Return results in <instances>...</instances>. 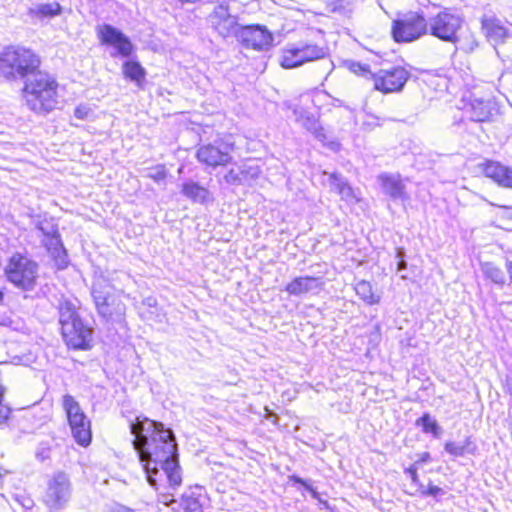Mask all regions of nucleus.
Returning <instances> with one entry per match:
<instances>
[{"label":"nucleus","mask_w":512,"mask_h":512,"mask_svg":"<svg viewBox=\"0 0 512 512\" xmlns=\"http://www.w3.org/2000/svg\"><path fill=\"white\" fill-rule=\"evenodd\" d=\"M130 431L135 436L132 444L148 483L156 488L158 482L165 479L171 488L179 487L182 476L172 430L164 428L161 422L137 418L130 424Z\"/></svg>","instance_id":"nucleus-1"},{"label":"nucleus","mask_w":512,"mask_h":512,"mask_svg":"<svg viewBox=\"0 0 512 512\" xmlns=\"http://www.w3.org/2000/svg\"><path fill=\"white\" fill-rule=\"evenodd\" d=\"M57 83L47 73L38 71L25 81L23 97L30 110L47 114L58 105Z\"/></svg>","instance_id":"nucleus-2"},{"label":"nucleus","mask_w":512,"mask_h":512,"mask_svg":"<svg viewBox=\"0 0 512 512\" xmlns=\"http://www.w3.org/2000/svg\"><path fill=\"white\" fill-rule=\"evenodd\" d=\"M40 64V57L23 46H8L0 53V75L7 81L27 80Z\"/></svg>","instance_id":"nucleus-3"},{"label":"nucleus","mask_w":512,"mask_h":512,"mask_svg":"<svg viewBox=\"0 0 512 512\" xmlns=\"http://www.w3.org/2000/svg\"><path fill=\"white\" fill-rule=\"evenodd\" d=\"M58 314L62 337L67 346L88 349L92 341V329L80 318L75 303L69 299H61Z\"/></svg>","instance_id":"nucleus-4"},{"label":"nucleus","mask_w":512,"mask_h":512,"mask_svg":"<svg viewBox=\"0 0 512 512\" xmlns=\"http://www.w3.org/2000/svg\"><path fill=\"white\" fill-rule=\"evenodd\" d=\"M117 288L107 279L94 282L92 297L98 313L105 319L120 318L125 313V305L116 295Z\"/></svg>","instance_id":"nucleus-5"},{"label":"nucleus","mask_w":512,"mask_h":512,"mask_svg":"<svg viewBox=\"0 0 512 512\" xmlns=\"http://www.w3.org/2000/svg\"><path fill=\"white\" fill-rule=\"evenodd\" d=\"M8 280L16 287L30 291L33 290L38 278V264L22 254H14L5 267Z\"/></svg>","instance_id":"nucleus-6"},{"label":"nucleus","mask_w":512,"mask_h":512,"mask_svg":"<svg viewBox=\"0 0 512 512\" xmlns=\"http://www.w3.org/2000/svg\"><path fill=\"white\" fill-rule=\"evenodd\" d=\"M462 25L463 18L460 14L451 9H444L427 20V32L442 41L457 44V34Z\"/></svg>","instance_id":"nucleus-7"},{"label":"nucleus","mask_w":512,"mask_h":512,"mask_svg":"<svg viewBox=\"0 0 512 512\" xmlns=\"http://www.w3.org/2000/svg\"><path fill=\"white\" fill-rule=\"evenodd\" d=\"M326 55L327 50L317 44H289L281 51L280 65L285 69H292L307 62L323 59Z\"/></svg>","instance_id":"nucleus-8"},{"label":"nucleus","mask_w":512,"mask_h":512,"mask_svg":"<svg viewBox=\"0 0 512 512\" xmlns=\"http://www.w3.org/2000/svg\"><path fill=\"white\" fill-rule=\"evenodd\" d=\"M427 33V20L417 12H409L392 25V35L396 42H411Z\"/></svg>","instance_id":"nucleus-9"},{"label":"nucleus","mask_w":512,"mask_h":512,"mask_svg":"<svg viewBox=\"0 0 512 512\" xmlns=\"http://www.w3.org/2000/svg\"><path fill=\"white\" fill-rule=\"evenodd\" d=\"M71 497V484L66 474L59 472L48 482L44 503L51 512L62 510Z\"/></svg>","instance_id":"nucleus-10"},{"label":"nucleus","mask_w":512,"mask_h":512,"mask_svg":"<svg viewBox=\"0 0 512 512\" xmlns=\"http://www.w3.org/2000/svg\"><path fill=\"white\" fill-rule=\"evenodd\" d=\"M212 28L223 38L236 37L243 26L237 22L236 16L230 13L229 5L222 2L216 5L208 17Z\"/></svg>","instance_id":"nucleus-11"},{"label":"nucleus","mask_w":512,"mask_h":512,"mask_svg":"<svg viewBox=\"0 0 512 512\" xmlns=\"http://www.w3.org/2000/svg\"><path fill=\"white\" fill-rule=\"evenodd\" d=\"M232 146L215 141L201 145L196 153L197 160L207 167L226 166L232 161Z\"/></svg>","instance_id":"nucleus-12"},{"label":"nucleus","mask_w":512,"mask_h":512,"mask_svg":"<svg viewBox=\"0 0 512 512\" xmlns=\"http://www.w3.org/2000/svg\"><path fill=\"white\" fill-rule=\"evenodd\" d=\"M237 40L246 48L264 51L273 45L274 38L266 26L255 24L243 26Z\"/></svg>","instance_id":"nucleus-13"},{"label":"nucleus","mask_w":512,"mask_h":512,"mask_svg":"<svg viewBox=\"0 0 512 512\" xmlns=\"http://www.w3.org/2000/svg\"><path fill=\"white\" fill-rule=\"evenodd\" d=\"M409 78V73L402 67L380 70L374 76V87L383 93L401 91Z\"/></svg>","instance_id":"nucleus-14"},{"label":"nucleus","mask_w":512,"mask_h":512,"mask_svg":"<svg viewBox=\"0 0 512 512\" xmlns=\"http://www.w3.org/2000/svg\"><path fill=\"white\" fill-rule=\"evenodd\" d=\"M97 35L101 43L113 46L117 54L128 57L132 53L133 45L129 38L112 25L103 24L98 26Z\"/></svg>","instance_id":"nucleus-15"},{"label":"nucleus","mask_w":512,"mask_h":512,"mask_svg":"<svg viewBox=\"0 0 512 512\" xmlns=\"http://www.w3.org/2000/svg\"><path fill=\"white\" fill-rule=\"evenodd\" d=\"M478 169L487 178L503 188L512 189V168L498 161L486 160L478 164Z\"/></svg>","instance_id":"nucleus-16"},{"label":"nucleus","mask_w":512,"mask_h":512,"mask_svg":"<svg viewBox=\"0 0 512 512\" xmlns=\"http://www.w3.org/2000/svg\"><path fill=\"white\" fill-rule=\"evenodd\" d=\"M481 25L486 38L495 46L496 52L500 56L496 46L504 42L505 38L509 36V29L493 15H484L481 19Z\"/></svg>","instance_id":"nucleus-17"},{"label":"nucleus","mask_w":512,"mask_h":512,"mask_svg":"<svg viewBox=\"0 0 512 512\" xmlns=\"http://www.w3.org/2000/svg\"><path fill=\"white\" fill-rule=\"evenodd\" d=\"M382 192L393 200H404L407 197L406 187L399 174L382 173L377 178Z\"/></svg>","instance_id":"nucleus-18"},{"label":"nucleus","mask_w":512,"mask_h":512,"mask_svg":"<svg viewBox=\"0 0 512 512\" xmlns=\"http://www.w3.org/2000/svg\"><path fill=\"white\" fill-rule=\"evenodd\" d=\"M498 112L496 101L492 97H473L471 100V119L476 122H485Z\"/></svg>","instance_id":"nucleus-19"},{"label":"nucleus","mask_w":512,"mask_h":512,"mask_svg":"<svg viewBox=\"0 0 512 512\" xmlns=\"http://www.w3.org/2000/svg\"><path fill=\"white\" fill-rule=\"evenodd\" d=\"M322 281L320 278L304 276L297 277L287 284L285 291L293 296H300L313 291H318L322 288Z\"/></svg>","instance_id":"nucleus-20"},{"label":"nucleus","mask_w":512,"mask_h":512,"mask_svg":"<svg viewBox=\"0 0 512 512\" xmlns=\"http://www.w3.org/2000/svg\"><path fill=\"white\" fill-rule=\"evenodd\" d=\"M68 422L76 442L82 446H87L91 441V429L90 421L86 415L83 413L76 416V418L69 419Z\"/></svg>","instance_id":"nucleus-21"},{"label":"nucleus","mask_w":512,"mask_h":512,"mask_svg":"<svg viewBox=\"0 0 512 512\" xmlns=\"http://www.w3.org/2000/svg\"><path fill=\"white\" fill-rule=\"evenodd\" d=\"M43 244L47 248L49 254L55 260L58 268H65L68 264L67 253L61 242L59 232L43 239Z\"/></svg>","instance_id":"nucleus-22"},{"label":"nucleus","mask_w":512,"mask_h":512,"mask_svg":"<svg viewBox=\"0 0 512 512\" xmlns=\"http://www.w3.org/2000/svg\"><path fill=\"white\" fill-rule=\"evenodd\" d=\"M294 115L296 117V121L302 124L308 131L315 135L317 139L323 141L325 139V135L323 129L320 127L318 120L309 112L304 109H294Z\"/></svg>","instance_id":"nucleus-23"},{"label":"nucleus","mask_w":512,"mask_h":512,"mask_svg":"<svg viewBox=\"0 0 512 512\" xmlns=\"http://www.w3.org/2000/svg\"><path fill=\"white\" fill-rule=\"evenodd\" d=\"M182 194L193 202L204 204L210 200L211 194L205 188L193 181L185 182L182 185Z\"/></svg>","instance_id":"nucleus-24"},{"label":"nucleus","mask_w":512,"mask_h":512,"mask_svg":"<svg viewBox=\"0 0 512 512\" xmlns=\"http://www.w3.org/2000/svg\"><path fill=\"white\" fill-rule=\"evenodd\" d=\"M62 7L59 3L38 4L29 10L30 16L37 19L53 18L61 14Z\"/></svg>","instance_id":"nucleus-25"},{"label":"nucleus","mask_w":512,"mask_h":512,"mask_svg":"<svg viewBox=\"0 0 512 512\" xmlns=\"http://www.w3.org/2000/svg\"><path fill=\"white\" fill-rule=\"evenodd\" d=\"M122 71L125 78L136 82L138 85L144 81L146 76L145 69L137 61H126L122 66Z\"/></svg>","instance_id":"nucleus-26"},{"label":"nucleus","mask_w":512,"mask_h":512,"mask_svg":"<svg viewBox=\"0 0 512 512\" xmlns=\"http://www.w3.org/2000/svg\"><path fill=\"white\" fill-rule=\"evenodd\" d=\"M355 292L363 301L370 305L377 304L380 300V297L373 293L371 284L365 280L356 283Z\"/></svg>","instance_id":"nucleus-27"},{"label":"nucleus","mask_w":512,"mask_h":512,"mask_svg":"<svg viewBox=\"0 0 512 512\" xmlns=\"http://www.w3.org/2000/svg\"><path fill=\"white\" fill-rule=\"evenodd\" d=\"M481 270L486 278L490 279L495 284L503 285L505 283V273L499 267L491 262L483 263Z\"/></svg>","instance_id":"nucleus-28"},{"label":"nucleus","mask_w":512,"mask_h":512,"mask_svg":"<svg viewBox=\"0 0 512 512\" xmlns=\"http://www.w3.org/2000/svg\"><path fill=\"white\" fill-rule=\"evenodd\" d=\"M62 405L68 420L71 418H76V416L84 413L80 407V404L75 400L73 396L69 394L63 396Z\"/></svg>","instance_id":"nucleus-29"},{"label":"nucleus","mask_w":512,"mask_h":512,"mask_svg":"<svg viewBox=\"0 0 512 512\" xmlns=\"http://www.w3.org/2000/svg\"><path fill=\"white\" fill-rule=\"evenodd\" d=\"M247 173L245 166L237 169L232 168L224 175V180L231 185H240L249 180L247 179Z\"/></svg>","instance_id":"nucleus-30"},{"label":"nucleus","mask_w":512,"mask_h":512,"mask_svg":"<svg viewBox=\"0 0 512 512\" xmlns=\"http://www.w3.org/2000/svg\"><path fill=\"white\" fill-rule=\"evenodd\" d=\"M416 425L422 427L425 433H432L437 436L439 432V425L428 413H425L421 418L416 421Z\"/></svg>","instance_id":"nucleus-31"},{"label":"nucleus","mask_w":512,"mask_h":512,"mask_svg":"<svg viewBox=\"0 0 512 512\" xmlns=\"http://www.w3.org/2000/svg\"><path fill=\"white\" fill-rule=\"evenodd\" d=\"M324 175L328 176V183L331 188V190L337 192L340 194V189L344 186V184L347 182L346 179L336 173H326L324 172Z\"/></svg>","instance_id":"nucleus-32"},{"label":"nucleus","mask_w":512,"mask_h":512,"mask_svg":"<svg viewBox=\"0 0 512 512\" xmlns=\"http://www.w3.org/2000/svg\"><path fill=\"white\" fill-rule=\"evenodd\" d=\"M445 451L454 457H460L467 452V445L450 441L445 444Z\"/></svg>","instance_id":"nucleus-33"},{"label":"nucleus","mask_w":512,"mask_h":512,"mask_svg":"<svg viewBox=\"0 0 512 512\" xmlns=\"http://www.w3.org/2000/svg\"><path fill=\"white\" fill-rule=\"evenodd\" d=\"M38 230L42 232L45 238L58 233L57 226L51 220H42L37 224Z\"/></svg>","instance_id":"nucleus-34"},{"label":"nucleus","mask_w":512,"mask_h":512,"mask_svg":"<svg viewBox=\"0 0 512 512\" xmlns=\"http://www.w3.org/2000/svg\"><path fill=\"white\" fill-rule=\"evenodd\" d=\"M182 506L185 512H202V505L193 497H183Z\"/></svg>","instance_id":"nucleus-35"},{"label":"nucleus","mask_w":512,"mask_h":512,"mask_svg":"<svg viewBox=\"0 0 512 512\" xmlns=\"http://www.w3.org/2000/svg\"><path fill=\"white\" fill-rule=\"evenodd\" d=\"M339 195L341 196V198L344 201L349 202V203H353V202H357L358 201V198H357L354 190L348 184V182H346L344 184V186L340 189V194Z\"/></svg>","instance_id":"nucleus-36"},{"label":"nucleus","mask_w":512,"mask_h":512,"mask_svg":"<svg viewBox=\"0 0 512 512\" xmlns=\"http://www.w3.org/2000/svg\"><path fill=\"white\" fill-rule=\"evenodd\" d=\"M347 66L350 71H352L353 73H355L357 75L364 76V75L370 73L369 66L366 64H362L360 62L349 61V62H347Z\"/></svg>","instance_id":"nucleus-37"},{"label":"nucleus","mask_w":512,"mask_h":512,"mask_svg":"<svg viewBox=\"0 0 512 512\" xmlns=\"http://www.w3.org/2000/svg\"><path fill=\"white\" fill-rule=\"evenodd\" d=\"M459 42V48L466 53H471L478 47V42L473 35L463 41L459 40Z\"/></svg>","instance_id":"nucleus-38"},{"label":"nucleus","mask_w":512,"mask_h":512,"mask_svg":"<svg viewBox=\"0 0 512 512\" xmlns=\"http://www.w3.org/2000/svg\"><path fill=\"white\" fill-rule=\"evenodd\" d=\"M147 177L157 182L162 181L166 178V170L163 166H158L156 168L151 169L147 173Z\"/></svg>","instance_id":"nucleus-39"},{"label":"nucleus","mask_w":512,"mask_h":512,"mask_svg":"<svg viewBox=\"0 0 512 512\" xmlns=\"http://www.w3.org/2000/svg\"><path fill=\"white\" fill-rule=\"evenodd\" d=\"M11 409L7 406L0 405V428H2L8 421Z\"/></svg>","instance_id":"nucleus-40"},{"label":"nucleus","mask_w":512,"mask_h":512,"mask_svg":"<svg viewBox=\"0 0 512 512\" xmlns=\"http://www.w3.org/2000/svg\"><path fill=\"white\" fill-rule=\"evenodd\" d=\"M423 495H429L436 497L438 495H444V490L438 486L430 485L427 490H422Z\"/></svg>","instance_id":"nucleus-41"},{"label":"nucleus","mask_w":512,"mask_h":512,"mask_svg":"<svg viewBox=\"0 0 512 512\" xmlns=\"http://www.w3.org/2000/svg\"><path fill=\"white\" fill-rule=\"evenodd\" d=\"M90 113V109L86 106H78L75 111H74V115L76 118L78 119H81V120H84L88 117V114Z\"/></svg>","instance_id":"nucleus-42"},{"label":"nucleus","mask_w":512,"mask_h":512,"mask_svg":"<svg viewBox=\"0 0 512 512\" xmlns=\"http://www.w3.org/2000/svg\"><path fill=\"white\" fill-rule=\"evenodd\" d=\"M404 255H405L404 249L403 248H398L397 249V254H396V256L400 259L399 262H398V265H397L398 266V271L404 270L407 267V263L403 259Z\"/></svg>","instance_id":"nucleus-43"},{"label":"nucleus","mask_w":512,"mask_h":512,"mask_svg":"<svg viewBox=\"0 0 512 512\" xmlns=\"http://www.w3.org/2000/svg\"><path fill=\"white\" fill-rule=\"evenodd\" d=\"M405 474L410 477V479L412 480V482L414 483H418L419 481V478H418V474H417V471L414 467H409L405 470Z\"/></svg>","instance_id":"nucleus-44"},{"label":"nucleus","mask_w":512,"mask_h":512,"mask_svg":"<svg viewBox=\"0 0 512 512\" xmlns=\"http://www.w3.org/2000/svg\"><path fill=\"white\" fill-rule=\"evenodd\" d=\"M36 456H37V458H39L40 460L43 461V460H45L46 458L49 457L48 450L43 449L41 452L38 451Z\"/></svg>","instance_id":"nucleus-45"},{"label":"nucleus","mask_w":512,"mask_h":512,"mask_svg":"<svg viewBox=\"0 0 512 512\" xmlns=\"http://www.w3.org/2000/svg\"><path fill=\"white\" fill-rule=\"evenodd\" d=\"M33 504L34 502L30 498H25L24 501L22 502V506L25 507L26 509H30L33 506Z\"/></svg>","instance_id":"nucleus-46"},{"label":"nucleus","mask_w":512,"mask_h":512,"mask_svg":"<svg viewBox=\"0 0 512 512\" xmlns=\"http://www.w3.org/2000/svg\"><path fill=\"white\" fill-rule=\"evenodd\" d=\"M296 482L301 483L303 486H305V488H306L307 490H309V491L313 492L314 494L316 493V492L312 489V487H311L307 482H305L304 480H302V479H300V478H296Z\"/></svg>","instance_id":"nucleus-47"},{"label":"nucleus","mask_w":512,"mask_h":512,"mask_svg":"<svg viewBox=\"0 0 512 512\" xmlns=\"http://www.w3.org/2000/svg\"><path fill=\"white\" fill-rule=\"evenodd\" d=\"M508 271H509V273H510V277H511V279H512V262H511V263L509 264V266H508Z\"/></svg>","instance_id":"nucleus-48"},{"label":"nucleus","mask_w":512,"mask_h":512,"mask_svg":"<svg viewBox=\"0 0 512 512\" xmlns=\"http://www.w3.org/2000/svg\"><path fill=\"white\" fill-rule=\"evenodd\" d=\"M3 298H4V293H3V291L0 290V303L3 301Z\"/></svg>","instance_id":"nucleus-49"},{"label":"nucleus","mask_w":512,"mask_h":512,"mask_svg":"<svg viewBox=\"0 0 512 512\" xmlns=\"http://www.w3.org/2000/svg\"><path fill=\"white\" fill-rule=\"evenodd\" d=\"M148 301H149V305H151L152 304L151 298H148Z\"/></svg>","instance_id":"nucleus-50"},{"label":"nucleus","mask_w":512,"mask_h":512,"mask_svg":"<svg viewBox=\"0 0 512 512\" xmlns=\"http://www.w3.org/2000/svg\"><path fill=\"white\" fill-rule=\"evenodd\" d=\"M148 301H149V305H151L152 304L151 298H148Z\"/></svg>","instance_id":"nucleus-51"},{"label":"nucleus","mask_w":512,"mask_h":512,"mask_svg":"<svg viewBox=\"0 0 512 512\" xmlns=\"http://www.w3.org/2000/svg\"><path fill=\"white\" fill-rule=\"evenodd\" d=\"M126 512H134V511H132V510H127Z\"/></svg>","instance_id":"nucleus-52"}]
</instances>
